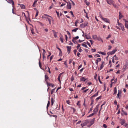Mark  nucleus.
<instances>
[{
  "mask_svg": "<svg viewBox=\"0 0 128 128\" xmlns=\"http://www.w3.org/2000/svg\"><path fill=\"white\" fill-rule=\"evenodd\" d=\"M56 13L57 14L58 16L59 17V13L57 11H56Z\"/></svg>",
  "mask_w": 128,
  "mask_h": 128,
  "instance_id": "nucleus-61",
  "label": "nucleus"
},
{
  "mask_svg": "<svg viewBox=\"0 0 128 128\" xmlns=\"http://www.w3.org/2000/svg\"><path fill=\"white\" fill-rule=\"evenodd\" d=\"M77 51V50H74V54H75V55H76V53Z\"/></svg>",
  "mask_w": 128,
  "mask_h": 128,
  "instance_id": "nucleus-63",
  "label": "nucleus"
},
{
  "mask_svg": "<svg viewBox=\"0 0 128 128\" xmlns=\"http://www.w3.org/2000/svg\"><path fill=\"white\" fill-rule=\"evenodd\" d=\"M53 7V5H51L49 8V10H50Z\"/></svg>",
  "mask_w": 128,
  "mask_h": 128,
  "instance_id": "nucleus-62",
  "label": "nucleus"
},
{
  "mask_svg": "<svg viewBox=\"0 0 128 128\" xmlns=\"http://www.w3.org/2000/svg\"><path fill=\"white\" fill-rule=\"evenodd\" d=\"M101 59L100 58H97V60H96V61H97L98 62H100L101 61Z\"/></svg>",
  "mask_w": 128,
  "mask_h": 128,
  "instance_id": "nucleus-38",
  "label": "nucleus"
},
{
  "mask_svg": "<svg viewBox=\"0 0 128 128\" xmlns=\"http://www.w3.org/2000/svg\"><path fill=\"white\" fill-rule=\"evenodd\" d=\"M119 18L120 19L122 16V14L120 12H119Z\"/></svg>",
  "mask_w": 128,
  "mask_h": 128,
  "instance_id": "nucleus-30",
  "label": "nucleus"
},
{
  "mask_svg": "<svg viewBox=\"0 0 128 128\" xmlns=\"http://www.w3.org/2000/svg\"><path fill=\"white\" fill-rule=\"evenodd\" d=\"M117 50L116 48L115 50H113L111 52H110L111 54V55L112 54H114L115 52Z\"/></svg>",
  "mask_w": 128,
  "mask_h": 128,
  "instance_id": "nucleus-17",
  "label": "nucleus"
},
{
  "mask_svg": "<svg viewBox=\"0 0 128 128\" xmlns=\"http://www.w3.org/2000/svg\"><path fill=\"white\" fill-rule=\"evenodd\" d=\"M77 105H78V106H80V101H78V102H77Z\"/></svg>",
  "mask_w": 128,
  "mask_h": 128,
  "instance_id": "nucleus-52",
  "label": "nucleus"
},
{
  "mask_svg": "<svg viewBox=\"0 0 128 128\" xmlns=\"http://www.w3.org/2000/svg\"><path fill=\"white\" fill-rule=\"evenodd\" d=\"M37 2V1H34V3H33V5H32V6L34 7H35L36 6V5H35V4L36 3V2Z\"/></svg>",
  "mask_w": 128,
  "mask_h": 128,
  "instance_id": "nucleus-34",
  "label": "nucleus"
},
{
  "mask_svg": "<svg viewBox=\"0 0 128 128\" xmlns=\"http://www.w3.org/2000/svg\"><path fill=\"white\" fill-rule=\"evenodd\" d=\"M114 94H116L117 93V90L116 87H115L114 88Z\"/></svg>",
  "mask_w": 128,
  "mask_h": 128,
  "instance_id": "nucleus-25",
  "label": "nucleus"
},
{
  "mask_svg": "<svg viewBox=\"0 0 128 128\" xmlns=\"http://www.w3.org/2000/svg\"><path fill=\"white\" fill-rule=\"evenodd\" d=\"M71 108L73 110V112L74 113L76 111V110L74 108L72 107H71Z\"/></svg>",
  "mask_w": 128,
  "mask_h": 128,
  "instance_id": "nucleus-51",
  "label": "nucleus"
},
{
  "mask_svg": "<svg viewBox=\"0 0 128 128\" xmlns=\"http://www.w3.org/2000/svg\"><path fill=\"white\" fill-rule=\"evenodd\" d=\"M118 24L119 26L122 29V30L123 31H124V26L123 25V24L121 23H119L118 22Z\"/></svg>",
  "mask_w": 128,
  "mask_h": 128,
  "instance_id": "nucleus-2",
  "label": "nucleus"
},
{
  "mask_svg": "<svg viewBox=\"0 0 128 128\" xmlns=\"http://www.w3.org/2000/svg\"><path fill=\"white\" fill-rule=\"evenodd\" d=\"M78 20H76V22H75V26H77V24L78 23Z\"/></svg>",
  "mask_w": 128,
  "mask_h": 128,
  "instance_id": "nucleus-41",
  "label": "nucleus"
},
{
  "mask_svg": "<svg viewBox=\"0 0 128 128\" xmlns=\"http://www.w3.org/2000/svg\"><path fill=\"white\" fill-rule=\"evenodd\" d=\"M50 102L49 101H48V104H47V106H46V108H47V109L48 108V107L50 105Z\"/></svg>",
  "mask_w": 128,
  "mask_h": 128,
  "instance_id": "nucleus-32",
  "label": "nucleus"
},
{
  "mask_svg": "<svg viewBox=\"0 0 128 128\" xmlns=\"http://www.w3.org/2000/svg\"><path fill=\"white\" fill-rule=\"evenodd\" d=\"M67 6L66 8H67L70 9L71 8V4L70 2H67Z\"/></svg>",
  "mask_w": 128,
  "mask_h": 128,
  "instance_id": "nucleus-5",
  "label": "nucleus"
},
{
  "mask_svg": "<svg viewBox=\"0 0 128 128\" xmlns=\"http://www.w3.org/2000/svg\"><path fill=\"white\" fill-rule=\"evenodd\" d=\"M46 18V20H48V21L49 24H51V19L49 18L48 17H46V18Z\"/></svg>",
  "mask_w": 128,
  "mask_h": 128,
  "instance_id": "nucleus-16",
  "label": "nucleus"
},
{
  "mask_svg": "<svg viewBox=\"0 0 128 128\" xmlns=\"http://www.w3.org/2000/svg\"><path fill=\"white\" fill-rule=\"evenodd\" d=\"M84 2L87 6H88L90 5V3L89 2H88L86 0H84Z\"/></svg>",
  "mask_w": 128,
  "mask_h": 128,
  "instance_id": "nucleus-26",
  "label": "nucleus"
},
{
  "mask_svg": "<svg viewBox=\"0 0 128 128\" xmlns=\"http://www.w3.org/2000/svg\"><path fill=\"white\" fill-rule=\"evenodd\" d=\"M61 36L60 38V40L61 42L63 43L64 42V38L63 36L61 34Z\"/></svg>",
  "mask_w": 128,
  "mask_h": 128,
  "instance_id": "nucleus-18",
  "label": "nucleus"
},
{
  "mask_svg": "<svg viewBox=\"0 0 128 128\" xmlns=\"http://www.w3.org/2000/svg\"><path fill=\"white\" fill-rule=\"evenodd\" d=\"M111 37V35L110 34H109L108 35V36L106 37V39L107 40L108 39V38H110Z\"/></svg>",
  "mask_w": 128,
  "mask_h": 128,
  "instance_id": "nucleus-44",
  "label": "nucleus"
},
{
  "mask_svg": "<svg viewBox=\"0 0 128 128\" xmlns=\"http://www.w3.org/2000/svg\"><path fill=\"white\" fill-rule=\"evenodd\" d=\"M72 42L75 44L77 43V42L75 40V39H74V38H73L72 40Z\"/></svg>",
  "mask_w": 128,
  "mask_h": 128,
  "instance_id": "nucleus-40",
  "label": "nucleus"
},
{
  "mask_svg": "<svg viewBox=\"0 0 128 128\" xmlns=\"http://www.w3.org/2000/svg\"><path fill=\"white\" fill-rule=\"evenodd\" d=\"M98 92L97 93L94 94V95L92 96H91V98H92L93 97H95V96H97L98 95Z\"/></svg>",
  "mask_w": 128,
  "mask_h": 128,
  "instance_id": "nucleus-23",
  "label": "nucleus"
},
{
  "mask_svg": "<svg viewBox=\"0 0 128 128\" xmlns=\"http://www.w3.org/2000/svg\"><path fill=\"white\" fill-rule=\"evenodd\" d=\"M86 44H87L90 47H91V46L90 44L87 41L86 42Z\"/></svg>",
  "mask_w": 128,
  "mask_h": 128,
  "instance_id": "nucleus-50",
  "label": "nucleus"
},
{
  "mask_svg": "<svg viewBox=\"0 0 128 128\" xmlns=\"http://www.w3.org/2000/svg\"><path fill=\"white\" fill-rule=\"evenodd\" d=\"M91 101H92V102L91 104H90V105H92L93 103V102H94V100L92 99V98H91Z\"/></svg>",
  "mask_w": 128,
  "mask_h": 128,
  "instance_id": "nucleus-49",
  "label": "nucleus"
},
{
  "mask_svg": "<svg viewBox=\"0 0 128 128\" xmlns=\"http://www.w3.org/2000/svg\"><path fill=\"white\" fill-rule=\"evenodd\" d=\"M93 38L94 39H98V38L97 36L96 35H94L93 36Z\"/></svg>",
  "mask_w": 128,
  "mask_h": 128,
  "instance_id": "nucleus-29",
  "label": "nucleus"
},
{
  "mask_svg": "<svg viewBox=\"0 0 128 128\" xmlns=\"http://www.w3.org/2000/svg\"><path fill=\"white\" fill-rule=\"evenodd\" d=\"M86 24H80V26L81 28H84L86 26H87V23H86Z\"/></svg>",
  "mask_w": 128,
  "mask_h": 128,
  "instance_id": "nucleus-13",
  "label": "nucleus"
},
{
  "mask_svg": "<svg viewBox=\"0 0 128 128\" xmlns=\"http://www.w3.org/2000/svg\"><path fill=\"white\" fill-rule=\"evenodd\" d=\"M98 40L99 41H101L102 42L103 41L101 39V38H98Z\"/></svg>",
  "mask_w": 128,
  "mask_h": 128,
  "instance_id": "nucleus-56",
  "label": "nucleus"
},
{
  "mask_svg": "<svg viewBox=\"0 0 128 128\" xmlns=\"http://www.w3.org/2000/svg\"><path fill=\"white\" fill-rule=\"evenodd\" d=\"M95 119V118H94L90 120H89L90 121L89 123L90 122L91 124V125H92L94 123Z\"/></svg>",
  "mask_w": 128,
  "mask_h": 128,
  "instance_id": "nucleus-12",
  "label": "nucleus"
},
{
  "mask_svg": "<svg viewBox=\"0 0 128 128\" xmlns=\"http://www.w3.org/2000/svg\"><path fill=\"white\" fill-rule=\"evenodd\" d=\"M104 61H103L102 62V64H101L100 66V70H101L102 69V68L104 66Z\"/></svg>",
  "mask_w": 128,
  "mask_h": 128,
  "instance_id": "nucleus-14",
  "label": "nucleus"
},
{
  "mask_svg": "<svg viewBox=\"0 0 128 128\" xmlns=\"http://www.w3.org/2000/svg\"><path fill=\"white\" fill-rule=\"evenodd\" d=\"M78 30V28H74V29L73 30H72V32H76L77 30Z\"/></svg>",
  "mask_w": 128,
  "mask_h": 128,
  "instance_id": "nucleus-31",
  "label": "nucleus"
},
{
  "mask_svg": "<svg viewBox=\"0 0 128 128\" xmlns=\"http://www.w3.org/2000/svg\"><path fill=\"white\" fill-rule=\"evenodd\" d=\"M125 120L124 119H121L120 120V123L122 125H124L125 126H126V124H125Z\"/></svg>",
  "mask_w": 128,
  "mask_h": 128,
  "instance_id": "nucleus-3",
  "label": "nucleus"
},
{
  "mask_svg": "<svg viewBox=\"0 0 128 128\" xmlns=\"http://www.w3.org/2000/svg\"><path fill=\"white\" fill-rule=\"evenodd\" d=\"M72 59H70L69 60V64H70L71 63V62H72Z\"/></svg>",
  "mask_w": 128,
  "mask_h": 128,
  "instance_id": "nucleus-59",
  "label": "nucleus"
},
{
  "mask_svg": "<svg viewBox=\"0 0 128 128\" xmlns=\"http://www.w3.org/2000/svg\"><path fill=\"white\" fill-rule=\"evenodd\" d=\"M20 6L21 8H22V9L24 8H25V6L23 4L21 5Z\"/></svg>",
  "mask_w": 128,
  "mask_h": 128,
  "instance_id": "nucleus-35",
  "label": "nucleus"
},
{
  "mask_svg": "<svg viewBox=\"0 0 128 128\" xmlns=\"http://www.w3.org/2000/svg\"><path fill=\"white\" fill-rule=\"evenodd\" d=\"M89 120H85L83 123L81 125L82 127H83L86 126L87 124L89 122Z\"/></svg>",
  "mask_w": 128,
  "mask_h": 128,
  "instance_id": "nucleus-1",
  "label": "nucleus"
},
{
  "mask_svg": "<svg viewBox=\"0 0 128 128\" xmlns=\"http://www.w3.org/2000/svg\"><path fill=\"white\" fill-rule=\"evenodd\" d=\"M125 22V26L126 28L128 29V21L126 20L125 19L123 20Z\"/></svg>",
  "mask_w": 128,
  "mask_h": 128,
  "instance_id": "nucleus-9",
  "label": "nucleus"
},
{
  "mask_svg": "<svg viewBox=\"0 0 128 128\" xmlns=\"http://www.w3.org/2000/svg\"><path fill=\"white\" fill-rule=\"evenodd\" d=\"M50 117H51L52 116L53 117H54L56 118L57 117V116L56 115H50Z\"/></svg>",
  "mask_w": 128,
  "mask_h": 128,
  "instance_id": "nucleus-54",
  "label": "nucleus"
},
{
  "mask_svg": "<svg viewBox=\"0 0 128 128\" xmlns=\"http://www.w3.org/2000/svg\"><path fill=\"white\" fill-rule=\"evenodd\" d=\"M103 126L105 128H106L107 127V126L105 124H104L103 125Z\"/></svg>",
  "mask_w": 128,
  "mask_h": 128,
  "instance_id": "nucleus-55",
  "label": "nucleus"
},
{
  "mask_svg": "<svg viewBox=\"0 0 128 128\" xmlns=\"http://www.w3.org/2000/svg\"><path fill=\"white\" fill-rule=\"evenodd\" d=\"M74 80V78L73 77V76H72L71 77V80L72 81Z\"/></svg>",
  "mask_w": 128,
  "mask_h": 128,
  "instance_id": "nucleus-43",
  "label": "nucleus"
},
{
  "mask_svg": "<svg viewBox=\"0 0 128 128\" xmlns=\"http://www.w3.org/2000/svg\"><path fill=\"white\" fill-rule=\"evenodd\" d=\"M87 79V78H85L84 77H82L80 78V81L82 82H85Z\"/></svg>",
  "mask_w": 128,
  "mask_h": 128,
  "instance_id": "nucleus-15",
  "label": "nucleus"
},
{
  "mask_svg": "<svg viewBox=\"0 0 128 128\" xmlns=\"http://www.w3.org/2000/svg\"><path fill=\"white\" fill-rule=\"evenodd\" d=\"M66 48H67V50L68 53L69 54L70 52L71 49V46H66Z\"/></svg>",
  "mask_w": 128,
  "mask_h": 128,
  "instance_id": "nucleus-10",
  "label": "nucleus"
},
{
  "mask_svg": "<svg viewBox=\"0 0 128 128\" xmlns=\"http://www.w3.org/2000/svg\"><path fill=\"white\" fill-rule=\"evenodd\" d=\"M31 30L32 33V34H34V29L32 28H31Z\"/></svg>",
  "mask_w": 128,
  "mask_h": 128,
  "instance_id": "nucleus-45",
  "label": "nucleus"
},
{
  "mask_svg": "<svg viewBox=\"0 0 128 128\" xmlns=\"http://www.w3.org/2000/svg\"><path fill=\"white\" fill-rule=\"evenodd\" d=\"M98 53L102 54V55H105L106 54L104 52H98Z\"/></svg>",
  "mask_w": 128,
  "mask_h": 128,
  "instance_id": "nucleus-28",
  "label": "nucleus"
},
{
  "mask_svg": "<svg viewBox=\"0 0 128 128\" xmlns=\"http://www.w3.org/2000/svg\"><path fill=\"white\" fill-rule=\"evenodd\" d=\"M102 19L106 22L108 23L109 24L110 23V21L109 19L108 18H102Z\"/></svg>",
  "mask_w": 128,
  "mask_h": 128,
  "instance_id": "nucleus-6",
  "label": "nucleus"
},
{
  "mask_svg": "<svg viewBox=\"0 0 128 128\" xmlns=\"http://www.w3.org/2000/svg\"><path fill=\"white\" fill-rule=\"evenodd\" d=\"M86 43L85 42H83L82 44V46L86 48H88V47L87 45H86Z\"/></svg>",
  "mask_w": 128,
  "mask_h": 128,
  "instance_id": "nucleus-24",
  "label": "nucleus"
},
{
  "mask_svg": "<svg viewBox=\"0 0 128 128\" xmlns=\"http://www.w3.org/2000/svg\"><path fill=\"white\" fill-rule=\"evenodd\" d=\"M48 72H49L50 74H51V72L50 70V69L49 67H48Z\"/></svg>",
  "mask_w": 128,
  "mask_h": 128,
  "instance_id": "nucleus-64",
  "label": "nucleus"
},
{
  "mask_svg": "<svg viewBox=\"0 0 128 128\" xmlns=\"http://www.w3.org/2000/svg\"><path fill=\"white\" fill-rule=\"evenodd\" d=\"M70 13H71V14L72 16L73 17H74V15L72 12V11H71L70 12Z\"/></svg>",
  "mask_w": 128,
  "mask_h": 128,
  "instance_id": "nucleus-47",
  "label": "nucleus"
},
{
  "mask_svg": "<svg viewBox=\"0 0 128 128\" xmlns=\"http://www.w3.org/2000/svg\"><path fill=\"white\" fill-rule=\"evenodd\" d=\"M107 3L111 5L112 4H114V2L112 0H106Z\"/></svg>",
  "mask_w": 128,
  "mask_h": 128,
  "instance_id": "nucleus-7",
  "label": "nucleus"
},
{
  "mask_svg": "<svg viewBox=\"0 0 128 128\" xmlns=\"http://www.w3.org/2000/svg\"><path fill=\"white\" fill-rule=\"evenodd\" d=\"M98 80L99 82L100 83V84H102V82L100 81V76H98Z\"/></svg>",
  "mask_w": 128,
  "mask_h": 128,
  "instance_id": "nucleus-46",
  "label": "nucleus"
},
{
  "mask_svg": "<svg viewBox=\"0 0 128 128\" xmlns=\"http://www.w3.org/2000/svg\"><path fill=\"white\" fill-rule=\"evenodd\" d=\"M85 36L86 38L87 39H90L91 38L88 35H86Z\"/></svg>",
  "mask_w": 128,
  "mask_h": 128,
  "instance_id": "nucleus-27",
  "label": "nucleus"
},
{
  "mask_svg": "<svg viewBox=\"0 0 128 128\" xmlns=\"http://www.w3.org/2000/svg\"><path fill=\"white\" fill-rule=\"evenodd\" d=\"M49 78L48 76L47 75H45V80L46 82L47 81V80Z\"/></svg>",
  "mask_w": 128,
  "mask_h": 128,
  "instance_id": "nucleus-22",
  "label": "nucleus"
},
{
  "mask_svg": "<svg viewBox=\"0 0 128 128\" xmlns=\"http://www.w3.org/2000/svg\"><path fill=\"white\" fill-rule=\"evenodd\" d=\"M99 105H98L96 108H94V110H93L94 113H96L98 111V108Z\"/></svg>",
  "mask_w": 128,
  "mask_h": 128,
  "instance_id": "nucleus-8",
  "label": "nucleus"
},
{
  "mask_svg": "<svg viewBox=\"0 0 128 128\" xmlns=\"http://www.w3.org/2000/svg\"><path fill=\"white\" fill-rule=\"evenodd\" d=\"M54 100L53 98H51V105L52 106L54 104Z\"/></svg>",
  "mask_w": 128,
  "mask_h": 128,
  "instance_id": "nucleus-33",
  "label": "nucleus"
},
{
  "mask_svg": "<svg viewBox=\"0 0 128 128\" xmlns=\"http://www.w3.org/2000/svg\"><path fill=\"white\" fill-rule=\"evenodd\" d=\"M94 56L96 57H100V56L99 54H96Z\"/></svg>",
  "mask_w": 128,
  "mask_h": 128,
  "instance_id": "nucleus-42",
  "label": "nucleus"
},
{
  "mask_svg": "<svg viewBox=\"0 0 128 128\" xmlns=\"http://www.w3.org/2000/svg\"><path fill=\"white\" fill-rule=\"evenodd\" d=\"M60 76H58V80L60 82Z\"/></svg>",
  "mask_w": 128,
  "mask_h": 128,
  "instance_id": "nucleus-53",
  "label": "nucleus"
},
{
  "mask_svg": "<svg viewBox=\"0 0 128 128\" xmlns=\"http://www.w3.org/2000/svg\"><path fill=\"white\" fill-rule=\"evenodd\" d=\"M94 112L92 113V114H90L89 116H87V117H91V116H93L94 114Z\"/></svg>",
  "mask_w": 128,
  "mask_h": 128,
  "instance_id": "nucleus-36",
  "label": "nucleus"
},
{
  "mask_svg": "<svg viewBox=\"0 0 128 128\" xmlns=\"http://www.w3.org/2000/svg\"><path fill=\"white\" fill-rule=\"evenodd\" d=\"M55 89L54 88V89L52 90L51 91V94H52L53 92H54V90H55Z\"/></svg>",
  "mask_w": 128,
  "mask_h": 128,
  "instance_id": "nucleus-60",
  "label": "nucleus"
},
{
  "mask_svg": "<svg viewBox=\"0 0 128 128\" xmlns=\"http://www.w3.org/2000/svg\"><path fill=\"white\" fill-rule=\"evenodd\" d=\"M120 92H119V90H118V93L117 95V98H119L120 99V96L121 95L120 94Z\"/></svg>",
  "mask_w": 128,
  "mask_h": 128,
  "instance_id": "nucleus-20",
  "label": "nucleus"
},
{
  "mask_svg": "<svg viewBox=\"0 0 128 128\" xmlns=\"http://www.w3.org/2000/svg\"><path fill=\"white\" fill-rule=\"evenodd\" d=\"M6 1L8 3L10 4H12V7L14 8V2L12 0H6Z\"/></svg>",
  "mask_w": 128,
  "mask_h": 128,
  "instance_id": "nucleus-4",
  "label": "nucleus"
},
{
  "mask_svg": "<svg viewBox=\"0 0 128 128\" xmlns=\"http://www.w3.org/2000/svg\"><path fill=\"white\" fill-rule=\"evenodd\" d=\"M47 84L48 87V86H51L53 88L54 86V84H52L49 83L47 82Z\"/></svg>",
  "mask_w": 128,
  "mask_h": 128,
  "instance_id": "nucleus-19",
  "label": "nucleus"
},
{
  "mask_svg": "<svg viewBox=\"0 0 128 128\" xmlns=\"http://www.w3.org/2000/svg\"><path fill=\"white\" fill-rule=\"evenodd\" d=\"M42 50L43 51V55L44 54H45L46 51H45V50L44 49H42Z\"/></svg>",
  "mask_w": 128,
  "mask_h": 128,
  "instance_id": "nucleus-58",
  "label": "nucleus"
},
{
  "mask_svg": "<svg viewBox=\"0 0 128 128\" xmlns=\"http://www.w3.org/2000/svg\"><path fill=\"white\" fill-rule=\"evenodd\" d=\"M38 10H36V13L35 16V17L36 18L37 16L38 15Z\"/></svg>",
  "mask_w": 128,
  "mask_h": 128,
  "instance_id": "nucleus-39",
  "label": "nucleus"
},
{
  "mask_svg": "<svg viewBox=\"0 0 128 128\" xmlns=\"http://www.w3.org/2000/svg\"><path fill=\"white\" fill-rule=\"evenodd\" d=\"M101 97V96H100L97 98L96 99V101H98V100Z\"/></svg>",
  "mask_w": 128,
  "mask_h": 128,
  "instance_id": "nucleus-37",
  "label": "nucleus"
},
{
  "mask_svg": "<svg viewBox=\"0 0 128 128\" xmlns=\"http://www.w3.org/2000/svg\"><path fill=\"white\" fill-rule=\"evenodd\" d=\"M50 17L51 18L53 19V18L52 17H51L50 16H49V15H48V14H44L42 16V18H46V17Z\"/></svg>",
  "mask_w": 128,
  "mask_h": 128,
  "instance_id": "nucleus-11",
  "label": "nucleus"
},
{
  "mask_svg": "<svg viewBox=\"0 0 128 128\" xmlns=\"http://www.w3.org/2000/svg\"><path fill=\"white\" fill-rule=\"evenodd\" d=\"M128 64H125L124 65V66L123 68L125 70H126L128 68Z\"/></svg>",
  "mask_w": 128,
  "mask_h": 128,
  "instance_id": "nucleus-21",
  "label": "nucleus"
},
{
  "mask_svg": "<svg viewBox=\"0 0 128 128\" xmlns=\"http://www.w3.org/2000/svg\"><path fill=\"white\" fill-rule=\"evenodd\" d=\"M64 64L66 66V67L67 68H68V66L66 61L64 62Z\"/></svg>",
  "mask_w": 128,
  "mask_h": 128,
  "instance_id": "nucleus-48",
  "label": "nucleus"
},
{
  "mask_svg": "<svg viewBox=\"0 0 128 128\" xmlns=\"http://www.w3.org/2000/svg\"><path fill=\"white\" fill-rule=\"evenodd\" d=\"M92 52H95L96 51V49H92Z\"/></svg>",
  "mask_w": 128,
  "mask_h": 128,
  "instance_id": "nucleus-57",
  "label": "nucleus"
}]
</instances>
